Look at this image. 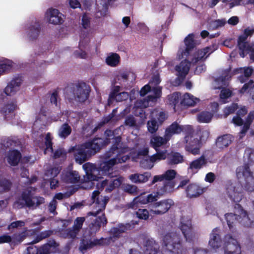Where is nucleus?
<instances>
[{"instance_id": "24", "label": "nucleus", "mask_w": 254, "mask_h": 254, "mask_svg": "<svg viewBox=\"0 0 254 254\" xmlns=\"http://www.w3.org/2000/svg\"><path fill=\"white\" fill-rule=\"evenodd\" d=\"M203 192L204 189L194 183L189 184L186 189L187 196L189 198L198 197Z\"/></svg>"}, {"instance_id": "2", "label": "nucleus", "mask_w": 254, "mask_h": 254, "mask_svg": "<svg viewBox=\"0 0 254 254\" xmlns=\"http://www.w3.org/2000/svg\"><path fill=\"white\" fill-rule=\"evenodd\" d=\"M216 49L217 46L215 45L206 47L196 51L194 53L192 58L190 59V62L187 60L182 61L175 67L178 73V78L180 80H183L189 73L191 64H196L199 61H204Z\"/></svg>"}, {"instance_id": "35", "label": "nucleus", "mask_w": 254, "mask_h": 254, "mask_svg": "<svg viewBox=\"0 0 254 254\" xmlns=\"http://www.w3.org/2000/svg\"><path fill=\"white\" fill-rule=\"evenodd\" d=\"M144 254H157L159 247L153 239H147L144 244Z\"/></svg>"}, {"instance_id": "7", "label": "nucleus", "mask_w": 254, "mask_h": 254, "mask_svg": "<svg viewBox=\"0 0 254 254\" xmlns=\"http://www.w3.org/2000/svg\"><path fill=\"white\" fill-rule=\"evenodd\" d=\"M44 203L45 198L43 197L33 196L32 191L29 190L22 191L21 195L16 199L15 202V204H17L19 208L24 207L36 208Z\"/></svg>"}, {"instance_id": "64", "label": "nucleus", "mask_w": 254, "mask_h": 254, "mask_svg": "<svg viewBox=\"0 0 254 254\" xmlns=\"http://www.w3.org/2000/svg\"><path fill=\"white\" fill-rule=\"evenodd\" d=\"M15 144V142L12 139L9 138H4L1 140L0 144L1 145V147L5 148L6 149L11 147L12 146L14 145Z\"/></svg>"}, {"instance_id": "47", "label": "nucleus", "mask_w": 254, "mask_h": 254, "mask_svg": "<svg viewBox=\"0 0 254 254\" xmlns=\"http://www.w3.org/2000/svg\"><path fill=\"white\" fill-rule=\"evenodd\" d=\"M213 115L208 111H203L197 115V121L199 123H208L212 119Z\"/></svg>"}, {"instance_id": "8", "label": "nucleus", "mask_w": 254, "mask_h": 254, "mask_svg": "<svg viewBox=\"0 0 254 254\" xmlns=\"http://www.w3.org/2000/svg\"><path fill=\"white\" fill-rule=\"evenodd\" d=\"M254 120V111H251L247 116L244 123L242 118L236 115L232 119V123L237 126L243 125L239 132L240 138H243L250 129V126Z\"/></svg>"}, {"instance_id": "5", "label": "nucleus", "mask_w": 254, "mask_h": 254, "mask_svg": "<svg viewBox=\"0 0 254 254\" xmlns=\"http://www.w3.org/2000/svg\"><path fill=\"white\" fill-rule=\"evenodd\" d=\"M163 248L165 254H185L186 249L181 243L180 237L176 233H169L163 238Z\"/></svg>"}, {"instance_id": "32", "label": "nucleus", "mask_w": 254, "mask_h": 254, "mask_svg": "<svg viewBox=\"0 0 254 254\" xmlns=\"http://www.w3.org/2000/svg\"><path fill=\"white\" fill-rule=\"evenodd\" d=\"M253 71L254 70L252 67H244L236 68L234 69V72L235 74H244V75H241L239 77V80L241 83H244L251 76Z\"/></svg>"}, {"instance_id": "29", "label": "nucleus", "mask_w": 254, "mask_h": 254, "mask_svg": "<svg viewBox=\"0 0 254 254\" xmlns=\"http://www.w3.org/2000/svg\"><path fill=\"white\" fill-rule=\"evenodd\" d=\"M22 155L17 150H9L6 157L8 163L12 166H17L20 162Z\"/></svg>"}, {"instance_id": "9", "label": "nucleus", "mask_w": 254, "mask_h": 254, "mask_svg": "<svg viewBox=\"0 0 254 254\" xmlns=\"http://www.w3.org/2000/svg\"><path fill=\"white\" fill-rule=\"evenodd\" d=\"M95 237L93 235L83 234L79 247V250L82 254L94 247L100 246L99 239L95 238Z\"/></svg>"}, {"instance_id": "23", "label": "nucleus", "mask_w": 254, "mask_h": 254, "mask_svg": "<svg viewBox=\"0 0 254 254\" xmlns=\"http://www.w3.org/2000/svg\"><path fill=\"white\" fill-rule=\"evenodd\" d=\"M21 82L22 79L20 77H18L14 78L8 83L4 90V92L7 96L14 95L19 90Z\"/></svg>"}, {"instance_id": "42", "label": "nucleus", "mask_w": 254, "mask_h": 254, "mask_svg": "<svg viewBox=\"0 0 254 254\" xmlns=\"http://www.w3.org/2000/svg\"><path fill=\"white\" fill-rule=\"evenodd\" d=\"M54 233L52 230H47L40 232L31 242V244H37L41 241L51 237Z\"/></svg>"}, {"instance_id": "16", "label": "nucleus", "mask_w": 254, "mask_h": 254, "mask_svg": "<svg viewBox=\"0 0 254 254\" xmlns=\"http://www.w3.org/2000/svg\"><path fill=\"white\" fill-rule=\"evenodd\" d=\"M104 135L105 137V138L95 137L92 139L95 146L97 147H99V151H100L102 147L108 145L110 143L111 139H113L114 142L115 138L117 137L115 136L114 131L109 129L105 131Z\"/></svg>"}, {"instance_id": "40", "label": "nucleus", "mask_w": 254, "mask_h": 254, "mask_svg": "<svg viewBox=\"0 0 254 254\" xmlns=\"http://www.w3.org/2000/svg\"><path fill=\"white\" fill-rule=\"evenodd\" d=\"M150 177V173H144L143 174H132L129 176V179L133 183H141L147 182Z\"/></svg>"}, {"instance_id": "57", "label": "nucleus", "mask_w": 254, "mask_h": 254, "mask_svg": "<svg viewBox=\"0 0 254 254\" xmlns=\"http://www.w3.org/2000/svg\"><path fill=\"white\" fill-rule=\"evenodd\" d=\"M135 214L138 219L144 220H147L149 216V212L146 209H138Z\"/></svg>"}, {"instance_id": "22", "label": "nucleus", "mask_w": 254, "mask_h": 254, "mask_svg": "<svg viewBox=\"0 0 254 254\" xmlns=\"http://www.w3.org/2000/svg\"><path fill=\"white\" fill-rule=\"evenodd\" d=\"M46 15L49 22L54 25L61 24L64 22L61 16L62 13L57 9L49 8L46 12Z\"/></svg>"}, {"instance_id": "43", "label": "nucleus", "mask_w": 254, "mask_h": 254, "mask_svg": "<svg viewBox=\"0 0 254 254\" xmlns=\"http://www.w3.org/2000/svg\"><path fill=\"white\" fill-rule=\"evenodd\" d=\"M199 99L190 94V93H186L184 94L183 98L181 101V104L184 106H194Z\"/></svg>"}, {"instance_id": "21", "label": "nucleus", "mask_w": 254, "mask_h": 254, "mask_svg": "<svg viewBox=\"0 0 254 254\" xmlns=\"http://www.w3.org/2000/svg\"><path fill=\"white\" fill-rule=\"evenodd\" d=\"M176 172L174 170H168L163 174L165 180L166 181L163 187L165 191H170L175 186L172 180L175 178Z\"/></svg>"}, {"instance_id": "27", "label": "nucleus", "mask_w": 254, "mask_h": 254, "mask_svg": "<svg viewBox=\"0 0 254 254\" xmlns=\"http://www.w3.org/2000/svg\"><path fill=\"white\" fill-rule=\"evenodd\" d=\"M41 25L39 22L31 24L28 28L27 35L30 41L36 40L41 32Z\"/></svg>"}, {"instance_id": "41", "label": "nucleus", "mask_w": 254, "mask_h": 254, "mask_svg": "<svg viewBox=\"0 0 254 254\" xmlns=\"http://www.w3.org/2000/svg\"><path fill=\"white\" fill-rule=\"evenodd\" d=\"M239 92L241 94L249 93L254 101V82L253 80H250L247 83H245L239 90Z\"/></svg>"}, {"instance_id": "10", "label": "nucleus", "mask_w": 254, "mask_h": 254, "mask_svg": "<svg viewBox=\"0 0 254 254\" xmlns=\"http://www.w3.org/2000/svg\"><path fill=\"white\" fill-rule=\"evenodd\" d=\"M174 204V201L171 199L161 200L152 203L150 211L154 214L162 215L168 212Z\"/></svg>"}, {"instance_id": "48", "label": "nucleus", "mask_w": 254, "mask_h": 254, "mask_svg": "<svg viewBox=\"0 0 254 254\" xmlns=\"http://www.w3.org/2000/svg\"><path fill=\"white\" fill-rule=\"evenodd\" d=\"M239 50V54L242 58H244L249 53V51L251 50L252 47L248 42L237 44Z\"/></svg>"}, {"instance_id": "4", "label": "nucleus", "mask_w": 254, "mask_h": 254, "mask_svg": "<svg viewBox=\"0 0 254 254\" xmlns=\"http://www.w3.org/2000/svg\"><path fill=\"white\" fill-rule=\"evenodd\" d=\"M99 147H97L92 140L70 147L68 153H72L75 161L81 164L89 160L91 157L98 152Z\"/></svg>"}, {"instance_id": "34", "label": "nucleus", "mask_w": 254, "mask_h": 254, "mask_svg": "<svg viewBox=\"0 0 254 254\" xmlns=\"http://www.w3.org/2000/svg\"><path fill=\"white\" fill-rule=\"evenodd\" d=\"M193 38L194 35L193 34H190L185 38L184 42L186 49L182 53L184 56L188 57L190 55V52L195 47V42Z\"/></svg>"}, {"instance_id": "36", "label": "nucleus", "mask_w": 254, "mask_h": 254, "mask_svg": "<svg viewBox=\"0 0 254 254\" xmlns=\"http://www.w3.org/2000/svg\"><path fill=\"white\" fill-rule=\"evenodd\" d=\"M183 155L178 152H172L167 155L168 164L170 165H177L184 162Z\"/></svg>"}, {"instance_id": "53", "label": "nucleus", "mask_w": 254, "mask_h": 254, "mask_svg": "<svg viewBox=\"0 0 254 254\" xmlns=\"http://www.w3.org/2000/svg\"><path fill=\"white\" fill-rule=\"evenodd\" d=\"M183 131L182 132H185V139L186 142L189 141L190 139L192 138V135L194 133V130L192 127L190 125H187L185 126H183Z\"/></svg>"}, {"instance_id": "58", "label": "nucleus", "mask_w": 254, "mask_h": 254, "mask_svg": "<svg viewBox=\"0 0 254 254\" xmlns=\"http://www.w3.org/2000/svg\"><path fill=\"white\" fill-rule=\"evenodd\" d=\"M85 220V218L84 217H77L74 221V224L72 227L79 232L80 230L82 229Z\"/></svg>"}, {"instance_id": "62", "label": "nucleus", "mask_w": 254, "mask_h": 254, "mask_svg": "<svg viewBox=\"0 0 254 254\" xmlns=\"http://www.w3.org/2000/svg\"><path fill=\"white\" fill-rule=\"evenodd\" d=\"M124 124L126 126L134 127L136 126V121L133 116L129 115L126 118Z\"/></svg>"}, {"instance_id": "18", "label": "nucleus", "mask_w": 254, "mask_h": 254, "mask_svg": "<svg viewBox=\"0 0 254 254\" xmlns=\"http://www.w3.org/2000/svg\"><path fill=\"white\" fill-rule=\"evenodd\" d=\"M180 229L186 239L189 242H192L194 237V234L192 231V227L190 221L184 222L181 221L180 223Z\"/></svg>"}, {"instance_id": "61", "label": "nucleus", "mask_w": 254, "mask_h": 254, "mask_svg": "<svg viewBox=\"0 0 254 254\" xmlns=\"http://www.w3.org/2000/svg\"><path fill=\"white\" fill-rule=\"evenodd\" d=\"M226 24L225 19H217L212 21L210 24V26L213 29H216L219 27H221Z\"/></svg>"}, {"instance_id": "3", "label": "nucleus", "mask_w": 254, "mask_h": 254, "mask_svg": "<svg viewBox=\"0 0 254 254\" xmlns=\"http://www.w3.org/2000/svg\"><path fill=\"white\" fill-rule=\"evenodd\" d=\"M90 88L84 82L70 83L64 89V96L70 102L75 100L83 103L89 97Z\"/></svg>"}, {"instance_id": "13", "label": "nucleus", "mask_w": 254, "mask_h": 254, "mask_svg": "<svg viewBox=\"0 0 254 254\" xmlns=\"http://www.w3.org/2000/svg\"><path fill=\"white\" fill-rule=\"evenodd\" d=\"M83 168L85 172L86 177L84 178V179L86 181H98L102 178L98 175L99 170L95 164L86 163L83 165Z\"/></svg>"}, {"instance_id": "49", "label": "nucleus", "mask_w": 254, "mask_h": 254, "mask_svg": "<svg viewBox=\"0 0 254 254\" xmlns=\"http://www.w3.org/2000/svg\"><path fill=\"white\" fill-rule=\"evenodd\" d=\"M120 57L116 53H113L106 59V64L112 67L116 66L120 62Z\"/></svg>"}, {"instance_id": "55", "label": "nucleus", "mask_w": 254, "mask_h": 254, "mask_svg": "<svg viewBox=\"0 0 254 254\" xmlns=\"http://www.w3.org/2000/svg\"><path fill=\"white\" fill-rule=\"evenodd\" d=\"M238 107V105L236 103H233L230 106L225 107L223 110L224 117L226 118L229 115L234 113Z\"/></svg>"}, {"instance_id": "63", "label": "nucleus", "mask_w": 254, "mask_h": 254, "mask_svg": "<svg viewBox=\"0 0 254 254\" xmlns=\"http://www.w3.org/2000/svg\"><path fill=\"white\" fill-rule=\"evenodd\" d=\"M25 225V222L22 220H17L11 222L7 227V230L11 231L12 229L17 228L18 227H21Z\"/></svg>"}, {"instance_id": "38", "label": "nucleus", "mask_w": 254, "mask_h": 254, "mask_svg": "<svg viewBox=\"0 0 254 254\" xmlns=\"http://www.w3.org/2000/svg\"><path fill=\"white\" fill-rule=\"evenodd\" d=\"M156 153L150 156V161L154 163L156 161L165 160L167 157V150L165 148H162L155 150Z\"/></svg>"}, {"instance_id": "26", "label": "nucleus", "mask_w": 254, "mask_h": 254, "mask_svg": "<svg viewBox=\"0 0 254 254\" xmlns=\"http://www.w3.org/2000/svg\"><path fill=\"white\" fill-rule=\"evenodd\" d=\"M190 141L187 142L185 149L186 151L193 155H197L200 153L201 142L197 138L190 139Z\"/></svg>"}, {"instance_id": "60", "label": "nucleus", "mask_w": 254, "mask_h": 254, "mask_svg": "<svg viewBox=\"0 0 254 254\" xmlns=\"http://www.w3.org/2000/svg\"><path fill=\"white\" fill-rule=\"evenodd\" d=\"M153 91L154 96H148V98L149 101H153L154 99L159 98L162 95V87L160 86L153 87Z\"/></svg>"}, {"instance_id": "17", "label": "nucleus", "mask_w": 254, "mask_h": 254, "mask_svg": "<svg viewBox=\"0 0 254 254\" xmlns=\"http://www.w3.org/2000/svg\"><path fill=\"white\" fill-rule=\"evenodd\" d=\"M17 102L12 101L4 105L1 112L7 121H9L15 117L14 111L17 109Z\"/></svg>"}, {"instance_id": "15", "label": "nucleus", "mask_w": 254, "mask_h": 254, "mask_svg": "<svg viewBox=\"0 0 254 254\" xmlns=\"http://www.w3.org/2000/svg\"><path fill=\"white\" fill-rule=\"evenodd\" d=\"M107 223V219L104 213L101 216L97 217L96 219L91 223L89 226L90 230H89L88 232H86L84 234L95 236L96 233L100 230L101 226H104Z\"/></svg>"}, {"instance_id": "37", "label": "nucleus", "mask_w": 254, "mask_h": 254, "mask_svg": "<svg viewBox=\"0 0 254 254\" xmlns=\"http://www.w3.org/2000/svg\"><path fill=\"white\" fill-rule=\"evenodd\" d=\"M146 195H140L135 197L133 200L127 203V206L128 208L136 209L139 204H145L148 203Z\"/></svg>"}, {"instance_id": "54", "label": "nucleus", "mask_w": 254, "mask_h": 254, "mask_svg": "<svg viewBox=\"0 0 254 254\" xmlns=\"http://www.w3.org/2000/svg\"><path fill=\"white\" fill-rule=\"evenodd\" d=\"M53 137L51 136V134L50 132H48L46 134L45 138V144L46 145V148L44 151V153H46V150L50 149L51 152H54V149L53 147V143L52 142Z\"/></svg>"}, {"instance_id": "12", "label": "nucleus", "mask_w": 254, "mask_h": 254, "mask_svg": "<svg viewBox=\"0 0 254 254\" xmlns=\"http://www.w3.org/2000/svg\"><path fill=\"white\" fill-rule=\"evenodd\" d=\"M100 191L99 190H94L92 193V200L93 203H95L96 206L95 211H90L87 213V216H97L101 212L103 211L105 208L108 200L100 199L99 198Z\"/></svg>"}, {"instance_id": "14", "label": "nucleus", "mask_w": 254, "mask_h": 254, "mask_svg": "<svg viewBox=\"0 0 254 254\" xmlns=\"http://www.w3.org/2000/svg\"><path fill=\"white\" fill-rule=\"evenodd\" d=\"M115 165H116V159H113V157L107 161L101 162L98 167V175L100 176V173H101L102 175H107L111 178H113L114 177L112 173L113 167Z\"/></svg>"}, {"instance_id": "44", "label": "nucleus", "mask_w": 254, "mask_h": 254, "mask_svg": "<svg viewBox=\"0 0 254 254\" xmlns=\"http://www.w3.org/2000/svg\"><path fill=\"white\" fill-rule=\"evenodd\" d=\"M79 232L74 229L72 227L67 229L63 230L61 232V235L64 238L75 239Z\"/></svg>"}, {"instance_id": "52", "label": "nucleus", "mask_w": 254, "mask_h": 254, "mask_svg": "<svg viewBox=\"0 0 254 254\" xmlns=\"http://www.w3.org/2000/svg\"><path fill=\"white\" fill-rule=\"evenodd\" d=\"M28 236L27 228H25L24 230L18 233H14L12 237V239L14 241L21 243Z\"/></svg>"}, {"instance_id": "6", "label": "nucleus", "mask_w": 254, "mask_h": 254, "mask_svg": "<svg viewBox=\"0 0 254 254\" xmlns=\"http://www.w3.org/2000/svg\"><path fill=\"white\" fill-rule=\"evenodd\" d=\"M122 137L120 136H117L114 139V143L111 146L110 149L104 154L105 159H109L113 157L116 159V164L126 162L130 158L128 155H123L128 151L127 147L122 146Z\"/></svg>"}, {"instance_id": "50", "label": "nucleus", "mask_w": 254, "mask_h": 254, "mask_svg": "<svg viewBox=\"0 0 254 254\" xmlns=\"http://www.w3.org/2000/svg\"><path fill=\"white\" fill-rule=\"evenodd\" d=\"M160 125L157 123L156 120L154 118H152L147 123V127L148 131L151 134L156 132L158 130Z\"/></svg>"}, {"instance_id": "59", "label": "nucleus", "mask_w": 254, "mask_h": 254, "mask_svg": "<svg viewBox=\"0 0 254 254\" xmlns=\"http://www.w3.org/2000/svg\"><path fill=\"white\" fill-rule=\"evenodd\" d=\"M53 158L55 159H58L60 157L65 158L66 157L67 152L64 148H59L54 151Z\"/></svg>"}, {"instance_id": "33", "label": "nucleus", "mask_w": 254, "mask_h": 254, "mask_svg": "<svg viewBox=\"0 0 254 254\" xmlns=\"http://www.w3.org/2000/svg\"><path fill=\"white\" fill-rule=\"evenodd\" d=\"M182 131H183V126H180L176 122H175L166 128L165 134L170 140L173 134H179Z\"/></svg>"}, {"instance_id": "39", "label": "nucleus", "mask_w": 254, "mask_h": 254, "mask_svg": "<svg viewBox=\"0 0 254 254\" xmlns=\"http://www.w3.org/2000/svg\"><path fill=\"white\" fill-rule=\"evenodd\" d=\"M12 182L5 177H0V194L9 192L12 187Z\"/></svg>"}, {"instance_id": "51", "label": "nucleus", "mask_w": 254, "mask_h": 254, "mask_svg": "<svg viewBox=\"0 0 254 254\" xmlns=\"http://www.w3.org/2000/svg\"><path fill=\"white\" fill-rule=\"evenodd\" d=\"M121 90V87L119 85L114 86L111 89V91L109 94L108 102L109 104H112L115 101L119 94Z\"/></svg>"}, {"instance_id": "19", "label": "nucleus", "mask_w": 254, "mask_h": 254, "mask_svg": "<svg viewBox=\"0 0 254 254\" xmlns=\"http://www.w3.org/2000/svg\"><path fill=\"white\" fill-rule=\"evenodd\" d=\"M207 164V159L204 155H201L190 163L188 171H190L192 174L196 173L203 167L206 166Z\"/></svg>"}, {"instance_id": "45", "label": "nucleus", "mask_w": 254, "mask_h": 254, "mask_svg": "<svg viewBox=\"0 0 254 254\" xmlns=\"http://www.w3.org/2000/svg\"><path fill=\"white\" fill-rule=\"evenodd\" d=\"M56 245V242L54 240L43 245L38 248V254H50L51 248Z\"/></svg>"}, {"instance_id": "46", "label": "nucleus", "mask_w": 254, "mask_h": 254, "mask_svg": "<svg viewBox=\"0 0 254 254\" xmlns=\"http://www.w3.org/2000/svg\"><path fill=\"white\" fill-rule=\"evenodd\" d=\"M72 131L71 127L67 123H64L62 125L59 130V135L63 138H66Z\"/></svg>"}, {"instance_id": "11", "label": "nucleus", "mask_w": 254, "mask_h": 254, "mask_svg": "<svg viewBox=\"0 0 254 254\" xmlns=\"http://www.w3.org/2000/svg\"><path fill=\"white\" fill-rule=\"evenodd\" d=\"M225 254H241V248L236 239L228 234L224 237Z\"/></svg>"}, {"instance_id": "20", "label": "nucleus", "mask_w": 254, "mask_h": 254, "mask_svg": "<svg viewBox=\"0 0 254 254\" xmlns=\"http://www.w3.org/2000/svg\"><path fill=\"white\" fill-rule=\"evenodd\" d=\"M129 227L128 224L124 225L120 224L118 225V227H113L109 231L110 236L108 237L110 241L111 242H115L119 238L121 237L122 233L125 232L127 228Z\"/></svg>"}, {"instance_id": "31", "label": "nucleus", "mask_w": 254, "mask_h": 254, "mask_svg": "<svg viewBox=\"0 0 254 254\" xmlns=\"http://www.w3.org/2000/svg\"><path fill=\"white\" fill-rule=\"evenodd\" d=\"M234 140V137L229 134H224L217 137L216 145L220 149L228 147Z\"/></svg>"}, {"instance_id": "30", "label": "nucleus", "mask_w": 254, "mask_h": 254, "mask_svg": "<svg viewBox=\"0 0 254 254\" xmlns=\"http://www.w3.org/2000/svg\"><path fill=\"white\" fill-rule=\"evenodd\" d=\"M169 140L168 138L164 134V137H161L158 135H153L150 139V146L155 150L161 149L160 147L165 145Z\"/></svg>"}, {"instance_id": "28", "label": "nucleus", "mask_w": 254, "mask_h": 254, "mask_svg": "<svg viewBox=\"0 0 254 254\" xmlns=\"http://www.w3.org/2000/svg\"><path fill=\"white\" fill-rule=\"evenodd\" d=\"M221 244L222 240L219 234V229L214 228L210 234L209 245L213 249H216L221 246Z\"/></svg>"}, {"instance_id": "1", "label": "nucleus", "mask_w": 254, "mask_h": 254, "mask_svg": "<svg viewBox=\"0 0 254 254\" xmlns=\"http://www.w3.org/2000/svg\"><path fill=\"white\" fill-rule=\"evenodd\" d=\"M239 182H229L226 185V191L228 197L235 202V213H229L225 215L227 225L230 230L237 223L246 227H254V221L249 217L248 213L238 204L244 196L243 190L249 192L254 191V173L250 169L249 163L239 167L236 170Z\"/></svg>"}, {"instance_id": "25", "label": "nucleus", "mask_w": 254, "mask_h": 254, "mask_svg": "<svg viewBox=\"0 0 254 254\" xmlns=\"http://www.w3.org/2000/svg\"><path fill=\"white\" fill-rule=\"evenodd\" d=\"M80 176L75 171H66L63 173L61 175L62 180L66 184H74L80 180Z\"/></svg>"}, {"instance_id": "56", "label": "nucleus", "mask_w": 254, "mask_h": 254, "mask_svg": "<svg viewBox=\"0 0 254 254\" xmlns=\"http://www.w3.org/2000/svg\"><path fill=\"white\" fill-rule=\"evenodd\" d=\"M179 97L180 95L178 92H174L168 96L169 104L173 106L174 109L175 108L176 105L179 103Z\"/></svg>"}]
</instances>
